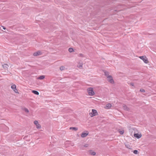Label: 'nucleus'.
<instances>
[{
	"label": "nucleus",
	"mask_w": 156,
	"mask_h": 156,
	"mask_svg": "<svg viewBox=\"0 0 156 156\" xmlns=\"http://www.w3.org/2000/svg\"><path fill=\"white\" fill-rule=\"evenodd\" d=\"M89 114L91 117H93L98 115V113L96 110L93 109L92 110V112L90 113Z\"/></svg>",
	"instance_id": "obj_1"
},
{
	"label": "nucleus",
	"mask_w": 156,
	"mask_h": 156,
	"mask_svg": "<svg viewBox=\"0 0 156 156\" xmlns=\"http://www.w3.org/2000/svg\"><path fill=\"white\" fill-rule=\"evenodd\" d=\"M95 94V92L93 88L88 87V95L93 96Z\"/></svg>",
	"instance_id": "obj_2"
},
{
	"label": "nucleus",
	"mask_w": 156,
	"mask_h": 156,
	"mask_svg": "<svg viewBox=\"0 0 156 156\" xmlns=\"http://www.w3.org/2000/svg\"><path fill=\"white\" fill-rule=\"evenodd\" d=\"M139 58L142 60L145 63H147L148 62L147 59L146 57H144L143 56H142L140 57Z\"/></svg>",
	"instance_id": "obj_3"
},
{
	"label": "nucleus",
	"mask_w": 156,
	"mask_h": 156,
	"mask_svg": "<svg viewBox=\"0 0 156 156\" xmlns=\"http://www.w3.org/2000/svg\"><path fill=\"white\" fill-rule=\"evenodd\" d=\"M11 88L15 93H18V90L16 89V86L15 84L12 85Z\"/></svg>",
	"instance_id": "obj_4"
},
{
	"label": "nucleus",
	"mask_w": 156,
	"mask_h": 156,
	"mask_svg": "<svg viewBox=\"0 0 156 156\" xmlns=\"http://www.w3.org/2000/svg\"><path fill=\"white\" fill-rule=\"evenodd\" d=\"M107 78H108V81L110 83H114V80L111 76H108V77Z\"/></svg>",
	"instance_id": "obj_5"
},
{
	"label": "nucleus",
	"mask_w": 156,
	"mask_h": 156,
	"mask_svg": "<svg viewBox=\"0 0 156 156\" xmlns=\"http://www.w3.org/2000/svg\"><path fill=\"white\" fill-rule=\"evenodd\" d=\"M86 133L83 132L81 134V137L82 138H84L87 136L88 135V132L86 131Z\"/></svg>",
	"instance_id": "obj_6"
},
{
	"label": "nucleus",
	"mask_w": 156,
	"mask_h": 156,
	"mask_svg": "<svg viewBox=\"0 0 156 156\" xmlns=\"http://www.w3.org/2000/svg\"><path fill=\"white\" fill-rule=\"evenodd\" d=\"M41 52L40 51H37L35 52L33 54V55L34 56H37L41 55Z\"/></svg>",
	"instance_id": "obj_7"
},
{
	"label": "nucleus",
	"mask_w": 156,
	"mask_h": 156,
	"mask_svg": "<svg viewBox=\"0 0 156 156\" xmlns=\"http://www.w3.org/2000/svg\"><path fill=\"white\" fill-rule=\"evenodd\" d=\"M141 134H139L138 133H134V136L137 138V139H139L141 137Z\"/></svg>",
	"instance_id": "obj_8"
},
{
	"label": "nucleus",
	"mask_w": 156,
	"mask_h": 156,
	"mask_svg": "<svg viewBox=\"0 0 156 156\" xmlns=\"http://www.w3.org/2000/svg\"><path fill=\"white\" fill-rule=\"evenodd\" d=\"M88 147V144H86L85 145H83L80 147V148L82 150H84L85 147Z\"/></svg>",
	"instance_id": "obj_9"
},
{
	"label": "nucleus",
	"mask_w": 156,
	"mask_h": 156,
	"mask_svg": "<svg viewBox=\"0 0 156 156\" xmlns=\"http://www.w3.org/2000/svg\"><path fill=\"white\" fill-rule=\"evenodd\" d=\"M88 153H89L90 154L93 155H94L96 154V153L95 152L91 150L88 151Z\"/></svg>",
	"instance_id": "obj_10"
},
{
	"label": "nucleus",
	"mask_w": 156,
	"mask_h": 156,
	"mask_svg": "<svg viewBox=\"0 0 156 156\" xmlns=\"http://www.w3.org/2000/svg\"><path fill=\"white\" fill-rule=\"evenodd\" d=\"M122 107L123 109L125 110L128 111L129 110V108L125 105H123Z\"/></svg>",
	"instance_id": "obj_11"
},
{
	"label": "nucleus",
	"mask_w": 156,
	"mask_h": 156,
	"mask_svg": "<svg viewBox=\"0 0 156 156\" xmlns=\"http://www.w3.org/2000/svg\"><path fill=\"white\" fill-rule=\"evenodd\" d=\"M32 92L36 95H38L39 94V93L36 90H32Z\"/></svg>",
	"instance_id": "obj_12"
},
{
	"label": "nucleus",
	"mask_w": 156,
	"mask_h": 156,
	"mask_svg": "<svg viewBox=\"0 0 156 156\" xmlns=\"http://www.w3.org/2000/svg\"><path fill=\"white\" fill-rule=\"evenodd\" d=\"M111 106H112V105L110 104V103H109V104H108L106 105V108H110L111 107Z\"/></svg>",
	"instance_id": "obj_13"
},
{
	"label": "nucleus",
	"mask_w": 156,
	"mask_h": 156,
	"mask_svg": "<svg viewBox=\"0 0 156 156\" xmlns=\"http://www.w3.org/2000/svg\"><path fill=\"white\" fill-rule=\"evenodd\" d=\"M105 75L106 77L108 78V76H110V75H109V73L108 72L105 71L104 72Z\"/></svg>",
	"instance_id": "obj_14"
},
{
	"label": "nucleus",
	"mask_w": 156,
	"mask_h": 156,
	"mask_svg": "<svg viewBox=\"0 0 156 156\" xmlns=\"http://www.w3.org/2000/svg\"><path fill=\"white\" fill-rule=\"evenodd\" d=\"M69 129H73L75 131H76L78 129L76 127H71L69 128Z\"/></svg>",
	"instance_id": "obj_15"
},
{
	"label": "nucleus",
	"mask_w": 156,
	"mask_h": 156,
	"mask_svg": "<svg viewBox=\"0 0 156 156\" xmlns=\"http://www.w3.org/2000/svg\"><path fill=\"white\" fill-rule=\"evenodd\" d=\"M3 67L5 69H6L8 68V65L7 64H5L3 65Z\"/></svg>",
	"instance_id": "obj_16"
},
{
	"label": "nucleus",
	"mask_w": 156,
	"mask_h": 156,
	"mask_svg": "<svg viewBox=\"0 0 156 156\" xmlns=\"http://www.w3.org/2000/svg\"><path fill=\"white\" fill-rule=\"evenodd\" d=\"M69 51L70 52H72L74 50L73 48H70L68 49Z\"/></svg>",
	"instance_id": "obj_17"
},
{
	"label": "nucleus",
	"mask_w": 156,
	"mask_h": 156,
	"mask_svg": "<svg viewBox=\"0 0 156 156\" xmlns=\"http://www.w3.org/2000/svg\"><path fill=\"white\" fill-rule=\"evenodd\" d=\"M44 77L45 76H44L42 75L40 76L38 78L40 80H43L44 78Z\"/></svg>",
	"instance_id": "obj_18"
},
{
	"label": "nucleus",
	"mask_w": 156,
	"mask_h": 156,
	"mask_svg": "<svg viewBox=\"0 0 156 156\" xmlns=\"http://www.w3.org/2000/svg\"><path fill=\"white\" fill-rule=\"evenodd\" d=\"M83 64L82 63H79L77 65V67L80 68L82 67Z\"/></svg>",
	"instance_id": "obj_19"
},
{
	"label": "nucleus",
	"mask_w": 156,
	"mask_h": 156,
	"mask_svg": "<svg viewBox=\"0 0 156 156\" xmlns=\"http://www.w3.org/2000/svg\"><path fill=\"white\" fill-rule=\"evenodd\" d=\"M133 153L135 154H139V152H138V151L137 150H134L133 151Z\"/></svg>",
	"instance_id": "obj_20"
},
{
	"label": "nucleus",
	"mask_w": 156,
	"mask_h": 156,
	"mask_svg": "<svg viewBox=\"0 0 156 156\" xmlns=\"http://www.w3.org/2000/svg\"><path fill=\"white\" fill-rule=\"evenodd\" d=\"M36 127L37 129H40L41 128V126L39 123L36 125Z\"/></svg>",
	"instance_id": "obj_21"
},
{
	"label": "nucleus",
	"mask_w": 156,
	"mask_h": 156,
	"mask_svg": "<svg viewBox=\"0 0 156 156\" xmlns=\"http://www.w3.org/2000/svg\"><path fill=\"white\" fill-rule=\"evenodd\" d=\"M24 110L25 111V112L27 113L29 112V111L28 109H27L26 108H24Z\"/></svg>",
	"instance_id": "obj_22"
},
{
	"label": "nucleus",
	"mask_w": 156,
	"mask_h": 156,
	"mask_svg": "<svg viewBox=\"0 0 156 156\" xmlns=\"http://www.w3.org/2000/svg\"><path fill=\"white\" fill-rule=\"evenodd\" d=\"M64 68H65V67L63 66H61L60 67V69L61 71L64 70Z\"/></svg>",
	"instance_id": "obj_23"
},
{
	"label": "nucleus",
	"mask_w": 156,
	"mask_h": 156,
	"mask_svg": "<svg viewBox=\"0 0 156 156\" xmlns=\"http://www.w3.org/2000/svg\"><path fill=\"white\" fill-rule=\"evenodd\" d=\"M78 56L80 57H84V55L82 53H80L78 55Z\"/></svg>",
	"instance_id": "obj_24"
},
{
	"label": "nucleus",
	"mask_w": 156,
	"mask_h": 156,
	"mask_svg": "<svg viewBox=\"0 0 156 156\" xmlns=\"http://www.w3.org/2000/svg\"><path fill=\"white\" fill-rule=\"evenodd\" d=\"M34 123L36 125H37V124H38V121H36V120H35V121H34Z\"/></svg>",
	"instance_id": "obj_25"
},
{
	"label": "nucleus",
	"mask_w": 156,
	"mask_h": 156,
	"mask_svg": "<svg viewBox=\"0 0 156 156\" xmlns=\"http://www.w3.org/2000/svg\"><path fill=\"white\" fill-rule=\"evenodd\" d=\"M140 91L141 92H145V90L143 89H141L140 90Z\"/></svg>",
	"instance_id": "obj_26"
},
{
	"label": "nucleus",
	"mask_w": 156,
	"mask_h": 156,
	"mask_svg": "<svg viewBox=\"0 0 156 156\" xmlns=\"http://www.w3.org/2000/svg\"><path fill=\"white\" fill-rule=\"evenodd\" d=\"M119 132L121 134H122L124 133L123 131H119Z\"/></svg>",
	"instance_id": "obj_27"
},
{
	"label": "nucleus",
	"mask_w": 156,
	"mask_h": 156,
	"mask_svg": "<svg viewBox=\"0 0 156 156\" xmlns=\"http://www.w3.org/2000/svg\"><path fill=\"white\" fill-rule=\"evenodd\" d=\"M2 27L3 28V29L4 30H5L6 29L5 27L3 26H2Z\"/></svg>",
	"instance_id": "obj_28"
},
{
	"label": "nucleus",
	"mask_w": 156,
	"mask_h": 156,
	"mask_svg": "<svg viewBox=\"0 0 156 156\" xmlns=\"http://www.w3.org/2000/svg\"><path fill=\"white\" fill-rule=\"evenodd\" d=\"M130 85H132V86H134V83H130Z\"/></svg>",
	"instance_id": "obj_29"
},
{
	"label": "nucleus",
	"mask_w": 156,
	"mask_h": 156,
	"mask_svg": "<svg viewBox=\"0 0 156 156\" xmlns=\"http://www.w3.org/2000/svg\"><path fill=\"white\" fill-rule=\"evenodd\" d=\"M126 147H127V148H129V147H128V146H126Z\"/></svg>",
	"instance_id": "obj_30"
},
{
	"label": "nucleus",
	"mask_w": 156,
	"mask_h": 156,
	"mask_svg": "<svg viewBox=\"0 0 156 156\" xmlns=\"http://www.w3.org/2000/svg\"><path fill=\"white\" fill-rule=\"evenodd\" d=\"M91 98V97H88V98Z\"/></svg>",
	"instance_id": "obj_31"
},
{
	"label": "nucleus",
	"mask_w": 156,
	"mask_h": 156,
	"mask_svg": "<svg viewBox=\"0 0 156 156\" xmlns=\"http://www.w3.org/2000/svg\"><path fill=\"white\" fill-rule=\"evenodd\" d=\"M87 91H88V89H87Z\"/></svg>",
	"instance_id": "obj_32"
}]
</instances>
